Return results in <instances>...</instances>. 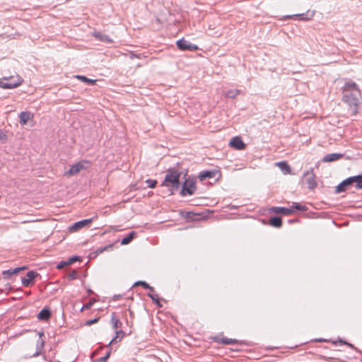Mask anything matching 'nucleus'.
I'll list each match as a JSON object with an SVG mask.
<instances>
[{"instance_id":"8fccbe9b","label":"nucleus","mask_w":362,"mask_h":362,"mask_svg":"<svg viewBox=\"0 0 362 362\" xmlns=\"http://www.w3.org/2000/svg\"><path fill=\"white\" fill-rule=\"evenodd\" d=\"M296 221H297V220H291V221H289L290 223H294Z\"/></svg>"},{"instance_id":"f8f14e48","label":"nucleus","mask_w":362,"mask_h":362,"mask_svg":"<svg viewBox=\"0 0 362 362\" xmlns=\"http://www.w3.org/2000/svg\"><path fill=\"white\" fill-rule=\"evenodd\" d=\"M218 173V170H204L199 173V179L200 181H204L206 179L213 178L216 176V175Z\"/></svg>"},{"instance_id":"a878e982","label":"nucleus","mask_w":362,"mask_h":362,"mask_svg":"<svg viewBox=\"0 0 362 362\" xmlns=\"http://www.w3.org/2000/svg\"><path fill=\"white\" fill-rule=\"evenodd\" d=\"M240 90L238 89H230L228 90H226L224 93V95L229 98H235L239 93Z\"/></svg>"},{"instance_id":"0eeeda50","label":"nucleus","mask_w":362,"mask_h":362,"mask_svg":"<svg viewBox=\"0 0 362 362\" xmlns=\"http://www.w3.org/2000/svg\"><path fill=\"white\" fill-rule=\"evenodd\" d=\"M176 45L179 49L182 51L189 50V51H195L198 49V47L196 45H193L189 43L188 41L185 40L184 38L180 39L177 41Z\"/></svg>"},{"instance_id":"9b49d317","label":"nucleus","mask_w":362,"mask_h":362,"mask_svg":"<svg viewBox=\"0 0 362 362\" xmlns=\"http://www.w3.org/2000/svg\"><path fill=\"white\" fill-rule=\"evenodd\" d=\"M93 219H94V218H91L84 219V220L78 221L70 226V230H71V231L78 230L79 229H81L85 226H87L90 223H91L92 221H93Z\"/></svg>"},{"instance_id":"6ab92c4d","label":"nucleus","mask_w":362,"mask_h":362,"mask_svg":"<svg viewBox=\"0 0 362 362\" xmlns=\"http://www.w3.org/2000/svg\"><path fill=\"white\" fill-rule=\"evenodd\" d=\"M19 117L20 123L23 125H25L30 119L31 114L29 112H21L20 113Z\"/></svg>"},{"instance_id":"6e6552de","label":"nucleus","mask_w":362,"mask_h":362,"mask_svg":"<svg viewBox=\"0 0 362 362\" xmlns=\"http://www.w3.org/2000/svg\"><path fill=\"white\" fill-rule=\"evenodd\" d=\"M39 276V274L37 272H35L33 270L29 271L26 274L25 277H23L21 279V282L23 286L25 287H29L31 285L34 284L33 281L34 279Z\"/></svg>"},{"instance_id":"cd10ccee","label":"nucleus","mask_w":362,"mask_h":362,"mask_svg":"<svg viewBox=\"0 0 362 362\" xmlns=\"http://www.w3.org/2000/svg\"><path fill=\"white\" fill-rule=\"evenodd\" d=\"M76 77L81 81L88 83L89 85H94L95 84L96 82V80L88 78L85 76L77 75Z\"/></svg>"},{"instance_id":"4c0bfd02","label":"nucleus","mask_w":362,"mask_h":362,"mask_svg":"<svg viewBox=\"0 0 362 362\" xmlns=\"http://www.w3.org/2000/svg\"><path fill=\"white\" fill-rule=\"evenodd\" d=\"M7 141V135L0 129V142L5 143Z\"/></svg>"},{"instance_id":"f704fd0d","label":"nucleus","mask_w":362,"mask_h":362,"mask_svg":"<svg viewBox=\"0 0 362 362\" xmlns=\"http://www.w3.org/2000/svg\"><path fill=\"white\" fill-rule=\"evenodd\" d=\"M67 278L69 280H71V281L77 279L78 278V274L77 271L73 270L72 272H71L68 274Z\"/></svg>"},{"instance_id":"2f4dec72","label":"nucleus","mask_w":362,"mask_h":362,"mask_svg":"<svg viewBox=\"0 0 362 362\" xmlns=\"http://www.w3.org/2000/svg\"><path fill=\"white\" fill-rule=\"evenodd\" d=\"M112 247L113 245H106L105 247H98L96 251H95V253L97 255H99V254H101L103 253L104 251H107V250H111L112 249Z\"/></svg>"},{"instance_id":"39448f33","label":"nucleus","mask_w":362,"mask_h":362,"mask_svg":"<svg viewBox=\"0 0 362 362\" xmlns=\"http://www.w3.org/2000/svg\"><path fill=\"white\" fill-rule=\"evenodd\" d=\"M197 189L196 181L194 180L187 179L182 187L180 194L182 197L186 195H192Z\"/></svg>"},{"instance_id":"423d86ee","label":"nucleus","mask_w":362,"mask_h":362,"mask_svg":"<svg viewBox=\"0 0 362 362\" xmlns=\"http://www.w3.org/2000/svg\"><path fill=\"white\" fill-rule=\"evenodd\" d=\"M89 164L88 161L81 160L76 163L75 165H71L70 169L65 173V175L67 176H73L78 174L81 170L83 169H86L88 168L87 165Z\"/></svg>"},{"instance_id":"a211bd4d","label":"nucleus","mask_w":362,"mask_h":362,"mask_svg":"<svg viewBox=\"0 0 362 362\" xmlns=\"http://www.w3.org/2000/svg\"><path fill=\"white\" fill-rule=\"evenodd\" d=\"M268 224L274 228H281L282 226V219L280 216H272L269 220Z\"/></svg>"},{"instance_id":"c756f323","label":"nucleus","mask_w":362,"mask_h":362,"mask_svg":"<svg viewBox=\"0 0 362 362\" xmlns=\"http://www.w3.org/2000/svg\"><path fill=\"white\" fill-rule=\"evenodd\" d=\"M354 181L356 183V189H362V175L354 176Z\"/></svg>"},{"instance_id":"5701e85b","label":"nucleus","mask_w":362,"mask_h":362,"mask_svg":"<svg viewBox=\"0 0 362 362\" xmlns=\"http://www.w3.org/2000/svg\"><path fill=\"white\" fill-rule=\"evenodd\" d=\"M115 334V337L109 342L107 345L108 346L113 343H116L117 339H119V341H121L125 335V333L122 330H117L116 331Z\"/></svg>"},{"instance_id":"473e14b6","label":"nucleus","mask_w":362,"mask_h":362,"mask_svg":"<svg viewBox=\"0 0 362 362\" xmlns=\"http://www.w3.org/2000/svg\"><path fill=\"white\" fill-rule=\"evenodd\" d=\"M110 354H111V350H109L104 356L95 360L93 362H107V360L110 356Z\"/></svg>"},{"instance_id":"aec40b11","label":"nucleus","mask_w":362,"mask_h":362,"mask_svg":"<svg viewBox=\"0 0 362 362\" xmlns=\"http://www.w3.org/2000/svg\"><path fill=\"white\" fill-rule=\"evenodd\" d=\"M45 343V342L43 339L38 340L36 346V352L33 354L30 357H36L40 356L42 350L44 349Z\"/></svg>"},{"instance_id":"ea45409f","label":"nucleus","mask_w":362,"mask_h":362,"mask_svg":"<svg viewBox=\"0 0 362 362\" xmlns=\"http://www.w3.org/2000/svg\"><path fill=\"white\" fill-rule=\"evenodd\" d=\"M79 259H80V257L73 256V257H70L67 262H68L69 265H70Z\"/></svg>"},{"instance_id":"58836bf2","label":"nucleus","mask_w":362,"mask_h":362,"mask_svg":"<svg viewBox=\"0 0 362 362\" xmlns=\"http://www.w3.org/2000/svg\"><path fill=\"white\" fill-rule=\"evenodd\" d=\"M68 265L69 264L67 261H62L57 264V268L59 269H62Z\"/></svg>"},{"instance_id":"4468645a","label":"nucleus","mask_w":362,"mask_h":362,"mask_svg":"<svg viewBox=\"0 0 362 362\" xmlns=\"http://www.w3.org/2000/svg\"><path fill=\"white\" fill-rule=\"evenodd\" d=\"M26 267H16L13 269L4 270L2 272L3 277L5 279H8L12 275L17 274L19 272L26 269Z\"/></svg>"},{"instance_id":"09e8293b","label":"nucleus","mask_w":362,"mask_h":362,"mask_svg":"<svg viewBox=\"0 0 362 362\" xmlns=\"http://www.w3.org/2000/svg\"><path fill=\"white\" fill-rule=\"evenodd\" d=\"M43 335H44V333H43V332H40V333H39V336H40V337H42Z\"/></svg>"},{"instance_id":"4be33fe9","label":"nucleus","mask_w":362,"mask_h":362,"mask_svg":"<svg viewBox=\"0 0 362 362\" xmlns=\"http://www.w3.org/2000/svg\"><path fill=\"white\" fill-rule=\"evenodd\" d=\"M135 236H136V232H134V231L130 232L126 237L122 238V240L121 241V244L124 245L129 244L130 242L132 241V240L135 238Z\"/></svg>"},{"instance_id":"9d476101","label":"nucleus","mask_w":362,"mask_h":362,"mask_svg":"<svg viewBox=\"0 0 362 362\" xmlns=\"http://www.w3.org/2000/svg\"><path fill=\"white\" fill-rule=\"evenodd\" d=\"M229 146L236 150H243L246 147L245 144L243 142L240 136H235L232 138L229 142Z\"/></svg>"},{"instance_id":"e433bc0d","label":"nucleus","mask_w":362,"mask_h":362,"mask_svg":"<svg viewBox=\"0 0 362 362\" xmlns=\"http://www.w3.org/2000/svg\"><path fill=\"white\" fill-rule=\"evenodd\" d=\"M146 182L148 184V186L150 188H155L158 183L156 180H151V179L147 180L146 181Z\"/></svg>"},{"instance_id":"bb28decb","label":"nucleus","mask_w":362,"mask_h":362,"mask_svg":"<svg viewBox=\"0 0 362 362\" xmlns=\"http://www.w3.org/2000/svg\"><path fill=\"white\" fill-rule=\"evenodd\" d=\"M148 296L149 298H151V299L152 300V301L156 304V305L158 307V308H162L163 307V305L160 303V300H159V297H158V294H154L153 293V292H150L148 293Z\"/></svg>"},{"instance_id":"79ce46f5","label":"nucleus","mask_w":362,"mask_h":362,"mask_svg":"<svg viewBox=\"0 0 362 362\" xmlns=\"http://www.w3.org/2000/svg\"><path fill=\"white\" fill-rule=\"evenodd\" d=\"M99 320V317H96V318H94L93 320H88L86 323V325H93L96 322H98Z\"/></svg>"},{"instance_id":"49530a36","label":"nucleus","mask_w":362,"mask_h":362,"mask_svg":"<svg viewBox=\"0 0 362 362\" xmlns=\"http://www.w3.org/2000/svg\"><path fill=\"white\" fill-rule=\"evenodd\" d=\"M6 286H8V288L6 287V288H5V290H8V291H10V290L11 289V286L10 285H8H8H6Z\"/></svg>"},{"instance_id":"ddd939ff","label":"nucleus","mask_w":362,"mask_h":362,"mask_svg":"<svg viewBox=\"0 0 362 362\" xmlns=\"http://www.w3.org/2000/svg\"><path fill=\"white\" fill-rule=\"evenodd\" d=\"M270 211L276 214H281L283 215H291L294 213V210L290 208L281 207V206H273L270 209Z\"/></svg>"},{"instance_id":"b1692460","label":"nucleus","mask_w":362,"mask_h":362,"mask_svg":"<svg viewBox=\"0 0 362 362\" xmlns=\"http://www.w3.org/2000/svg\"><path fill=\"white\" fill-rule=\"evenodd\" d=\"M111 321L112 322V327L114 329H117L119 327H122V322L116 317L115 313H112Z\"/></svg>"},{"instance_id":"7ed1b4c3","label":"nucleus","mask_w":362,"mask_h":362,"mask_svg":"<svg viewBox=\"0 0 362 362\" xmlns=\"http://www.w3.org/2000/svg\"><path fill=\"white\" fill-rule=\"evenodd\" d=\"M23 79L17 76L15 78L13 76L4 77L0 78V87L4 89H11L21 85Z\"/></svg>"},{"instance_id":"20e7f679","label":"nucleus","mask_w":362,"mask_h":362,"mask_svg":"<svg viewBox=\"0 0 362 362\" xmlns=\"http://www.w3.org/2000/svg\"><path fill=\"white\" fill-rule=\"evenodd\" d=\"M315 178L313 168H310L303 173L302 182L308 185L309 189L313 190L317 187Z\"/></svg>"},{"instance_id":"393cba45","label":"nucleus","mask_w":362,"mask_h":362,"mask_svg":"<svg viewBox=\"0 0 362 362\" xmlns=\"http://www.w3.org/2000/svg\"><path fill=\"white\" fill-rule=\"evenodd\" d=\"M278 165L281 168V170L284 171L285 174L291 173V168L286 161H281L278 163Z\"/></svg>"},{"instance_id":"37998d69","label":"nucleus","mask_w":362,"mask_h":362,"mask_svg":"<svg viewBox=\"0 0 362 362\" xmlns=\"http://www.w3.org/2000/svg\"><path fill=\"white\" fill-rule=\"evenodd\" d=\"M194 215V214L192 212H186L185 215L184 216L186 218H190L191 216Z\"/></svg>"},{"instance_id":"2eb2a0df","label":"nucleus","mask_w":362,"mask_h":362,"mask_svg":"<svg viewBox=\"0 0 362 362\" xmlns=\"http://www.w3.org/2000/svg\"><path fill=\"white\" fill-rule=\"evenodd\" d=\"M344 157V154L339 153H328L322 159V162L329 163L339 160Z\"/></svg>"},{"instance_id":"c85d7f7f","label":"nucleus","mask_w":362,"mask_h":362,"mask_svg":"<svg viewBox=\"0 0 362 362\" xmlns=\"http://www.w3.org/2000/svg\"><path fill=\"white\" fill-rule=\"evenodd\" d=\"M141 286L145 289H148L151 292H154L153 287L151 286L148 284H147L146 281H139L134 283V286Z\"/></svg>"},{"instance_id":"7c9ffc66","label":"nucleus","mask_w":362,"mask_h":362,"mask_svg":"<svg viewBox=\"0 0 362 362\" xmlns=\"http://www.w3.org/2000/svg\"><path fill=\"white\" fill-rule=\"evenodd\" d=\"M291 209L301 211H305L308 210V207L305 205H303L298 202H293Z\"/></svg>"},{"instance_id":"de8ad7c7","label":"nucleus","mask_w":362,"mask_h":362,"mask_svg":"<svg viewBox=\"0 0 362 362\" xmlns=\"http://www.w3.org/2000/svg\"><path fill=\"white\" fill-rule=\"evenodd\" d=\"M88 294H92V293H93V291L91 289H88Z\"/></svg>"},{"instance_id":"c9c22d12","label":"nucleus","mask_w":362,"mask_h":362,"mask_svg":"<svg viewBox=\"0 0 362 362\" xmlns=\"http://www.w3.org/2000/svg\"><path fill=\"white\" fill-rule=\"evenodd\" d=\"M95 302V300L94 298L91 299L88 303L83 305L81 310L83 311L84 310H88L90 309L93 306V304Z\"/></svg>"},{"instance_id":"72a5a7b5","label":"nucleus","mask_w":362,"mask_h":362,"mask_svg":"<svg viewBox=\"0 0 362 362\" xmlns=\"http://www.w3.org/2000/svg\"><path fill=\"white\" fill-rule=\"evenodd\" d=\"M221 342L223 344H233L238 343L236 339H228V338H222L221 339Z\"/></svg>"},{"instance_id":"412c9836","label":"nucleus","mask_w":362,"mask_h":362,"mask_svg":"<svg viewBox=\"0 0 362 362\" xmlns=\"http://www.w3.org/2000/svg\"><path fill=\"white\" fill-rule=\"evenodd\" d=\"M296 18H298L300 20L305 21H308L311 18L310 17L308 16V13H301V14L286 16L284 17V19Z\"/></svg>"},{"instance_id":"f03ea898","label":"nucleus","mask_w":362,"mask_h":362,"mask_svg":"<svg viewBox=\"0 0 362 362\" xmlns=\"http://www.w3.org/2000/svg\"><path fill=\"white\" fill-rule=\"evenodd\" d=\"M181 172L175 168H170L166 171L165 179L162 186H165L170 189V194H173L177 191L180 186V177Z\"/></svg>"},{"instance_id":"dca6fc26","label":"nucleus","mask_w":362,"mask_h":362,"mask_svg":"<svg viewBox=\"0 0 362 362\" xmlns=\"http://www.w3.org/2000/svg\"><path fill=\"white\" fill-rule=\"evenodd\" d=\"M93 36L95 37V38L100 42H112V40L107 35L103 34L100 32H94L93 33Z\"/></svg>"},{"instance_id":"1a4fd4ad","label":"nucleus","mask_w":362,"mask_h":362,"mask_svg":"<svg viewBox=\"0 0 362 362\" xmlns=\"http://www.w3.org/2000/svg\"><path fill=\"white\" fill-rule=\"evenodd\" d=\"M354 183V176L346 178L336 187L335 193L339 194L345 192L347 188L352 185Z\"/></svg>"},{"instance_id":"a19ab883","label":"nucleus","mask_w":362,"mask_h":362,"mask_svg":"<svg viewBox=\"0 0 362 362\" xmlns=\"http://www.w3.org/2000/svg\"><path fill=\"white\" fill-rule=\"evenodd\" d=\"M334 344H337L338 343L340 344H346V345H348L349 346L353 348V349H355L354 346L351 344H349L346 341H342L341 339H339L338 341H334L333 342Z\"/></svg>"},{"instance_id":"3c124183","label":"nucleus","mask_w":362,"mask_h":362,"mask_svg":"<svg viewBox=\"0 0 362 362\" xmlns=\"http://www.w3.org/2000/svg\"><path fill=\"white\" fill-rule=\"evenodd\" d=\"M317 341H324L323 339H319V340H317Z\"/></svg>"},{"instance_id":"f3484780","label":"nucleus","mask_w":362,"mask_h":362,"mask_svg":"<svg viewBox=\"0 0 362 362\" xmlns=\"http://www.w3.org/2000/svg\"><path fill=\"white\" fill-rule=\"evenodd\" d=\"M51 317V311L48 308H44L37 315V317L40 320L47 321Z\"/></svg>"},{"instance_id":"c03bdc74","label":"nucleus","mask_w":362,"mask_h":362,"mask_svg":"<svg viewBox=\"0 0 362 362\" xmlns=\"http://www.w3.org/2000/svg\"><path fill=\"white\" fill-rule=\"evenodd\" d=\"M139 58V59H141V55L140 54H133L132 53L131 55H130V58L131 59H133V58Z\"/></svg>"},{"instance_id":"a18cd8bd","label":"nucleus","mask_w":362,"mask_h":362,"mask_svg":"<svg viewBox=\"0 0 362 362\" xmlns=\"http://www.w3.org/2000/svg\"><path fill=\"white\" fill-rule=\"evenodd\" d=\"M120 297H121V296H120V295H115V296H114L113 299H114V300H117V299H119Z\"/></svg>"},{"instance_id":"f257e3e1","label":"nucleus","mask_w":362,"mask_h":362,"mask_svg":"<svg viewBox=\"0 0 362 362\" xmlns=\"http://www.w3.org/2000/svg\"><path fill=\"white\" fill-rule=\"evenodd\" d=\"M342 100L350 107L351 113L356 115L361 98L358 86L352 81L346 82L342 88Z\"/></svg>"}]
</instances>
